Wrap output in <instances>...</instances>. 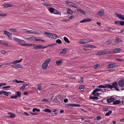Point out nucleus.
I'll list each match as a JSON object with an SVG mask.
<instances>
[{
	"label": "nucleus",
	"mask_w": 124,
	"mask_h": 124,
	"mask_svg": "<svg viewBox=\"0 0 124 124\" xmlns=\"http://www.w3.org/2000/svg\"><path fill=\"white\" fill-rule=\"evenodd\" d=\"M104 52V54H111V51H103Z\"/></svg>",
	"instance_id": "50"
},
{
	"label": "nucleus",
	"mask_w": 124,
	"mask_h": 124,
	"mask_svg": "<svg viewBox=\"0 0 124 124\" xmlns=\"http://www.w3.org/2000/svg\"><path fill=\"white\" fill-rule=\"evenodd\" d=\"M10 30L11 31V32H16L17 31V30L16 29H14V28H11V29H10Z\"/></svg>",
	"instance_id": "42"
},
{
	"label": "nucleus",
	"mask_w": 124,
	"mask_h": 124,
	"mask_svg": "<svg viewBox=\"0 0 124 124\" xmlns=\"http://www.w3.org/2000/svg\"><path fill=\"white\" fill-rule=\"evenodd\" d=\"M115 100V99L113 98L110 97L109 98L107 99V101L108 103H110L111 102H112Z\"/></svg>",
	"instance_id": "13"
},
{
	"label": "nucleus",
	"mask_w": 124,
	"mask_h": 124,
	"mask_svg": "<svg viewBox=\"0 0 124 124\" xmlns=\"http://www.w3.org/2000/svg\"><path fill=\"white\" fill-rule=\"evenodd\" d=\"M117 66V64L116 63L110 64L107 65L108 67L109 68L116 67Z\"/></svg>",
	"instance_id": "11"
},
{
	"label": "nucleus",
	"mask_w": 124,
	"mask_h": 124,
	"mask_svg": "<svg viewBox=\"0 0 124 124\" xmlns=\"http://www.w3.org/2000/svg\"><path fill=\"white\" fill-rule=\"evenodd\" d=\"M51 59L49 58L46 60L45 62H46L48 64L49 62L51 61Z\"/></svg>",
	"instance_id": "48"
},
{
	"label": "nucleus",
	"mask_w": 124,
	"mask_h": 124,
	"mask_svg": "<svg viewBox=\"0 0 124 124\" xmlns=\"http://www.w3.org/2000/svg\"><path fill=\"white\" fill-rule=\"evenodd\" d=\"M8 33H9V32L8 31H4V34L7 35Z\"/></svg>",
	"instance_id": "64"
},
{
	"label": "nucleus",
	"mask_w": 124,
	"mask_h": 124,
	"mask_svg": "<svg viewBox=\"0 0 124 124\" xmlns=\"http://www.w3.org/2000/svg\"><path fill=\"white\" fill-rule=\"evenodd\" d=\"M100 65L99 64H96L94 66V68L95 69H96L99 67Z\"/></svg>",
	"instance_id": "54"
},
{
	"label": "nucleus",
	"mask_w": 124,
	"mask_h": 124,
	"mask_svg": "<svg viewBox=\"0 0 124 124\" xmlns=\"http://www.w3.org/2000/svg\"><path fill=\"white\" fill-rule=\"evenodd\" d=\"M44 111L47 113H50L51 112V110L48 109H46L44 110Z\"/></svg>",
	"instance_id": "41"
},
{
	"label": "nucleus",
	"mask_w": 124,
	"mask_h": 124,
	"mask_svg": "<svg viewBox=\"0 0 124 124\" xmlns=\"http://www.w3.org/2000/svg\"><path fill=\"white\" fill-rule=\"evenodd\" d=\"M8 44V42H5L4 41H3V43H2V44L4 45L5 46L7 45Z\"/></svg>",
	"instance_id": "61"
},
{
	"label": "nucleus",
	"mask_w": 124,
	"mask_h": 124,
	"mask_svg": "<svg viewBox=\"0 0 124 124\" xmlns=\"http://www.w3.org/2000/svg\"><path fill=\"white\" fill-rule=\"evenodd\" d=\"M3 6L5 8H7L8 7H12V5L9 4H3Z\"/></svg>",
	"instance_id": "25"
},
{
	"label": "nucleus",
	"mask_w": 124,
	"mask_h": 124,
	"mask_svg": "<svg viewBox=\"0 0 124 124\" xmlns=\"http://www.w3.org/2000/svg\"><path fill=\"white\" fill-rule=\"evenodd\" d=\"M112 111L111 110L109 111L108 112L106 113L105 115L106 116H109L112 113Z\"/></svg>",
	"instance_id": "38"
},
{
	"label": "nucleus",
	"mask_w": 124,
	"mask_h": 124,
	"mask_svg": "<svg viewBox=\"0 0 124 124\" xmlns=\"http://www.w3.org/2000/svg\"><path fill=\"white\" fill-rule=\"evenodd\" d=\"M8 114L10 115V116H8L10 118H13L16 116L15 114L11 112H8Z\"/></svg>",
	"instance_id": "9"
},
{
	"label": "nucleus",
	"mask_w": 124,
	"mask_h": 124,
	"mask_svg": "<svg viewBox=\"0 0 124 124\" xmlns=\"http://www.w3.org/2000/svg\"><path fill=\"white\" fill-rule=\"evenodd\" d=\"M22 58H21V59L19 60H17L13 62L12 63L14 64H15L17 63H19L22 60Z\"/></svg>",
	"instance_id": "20"
},
{
	"label": "nucleus",
	"mask_w": 124,
	"mask_h": 124,
	"mask_svg": "<svg viewBox=\"0 0 124 124\" xmlns=\"http://www.w3.org/2000/svg\"><path fill=\"white\" fill-rule=\"evenodd\" d=\"M120 24L121 25H124V21H120Z\"/></svg>",
	"instance_id": "55"
},
{
	"label": "nucleus",
	"mask_w": 124,
	"mask_h": 124,
	"mask_svg": "<svg viewBox=\"0 0 124 124\" xmlns=\"http://www.w3.org/2000/svg\"><path fill=\"white\" fill-rule=\"evenodd\" d=\"M118 85L117 83V82H116L113 83L112 84V86L113 87V88L114 87L116 90L117 91H120V90L119 88H118L116 87Z\"/></svg>",
	"instance_id": "6"
},
{
	"label": "nucleus",
	"mask_w": 124,
	"mask_h": 124,
	"mask_svg": "<svg viewBox=\"0 0 124 124\" xmlns=\"http://www.w3.org/2000/svg\"><path fill=\"white\" fill-rule=\"evenodd\" d=\"M89 42H93L92 40L87 39H83L79 40L78 42L80 44H84Z\"/></svg>",
	"instance_id": "1"
},
{
	"label": "nucleus",
	"mask_w": 124,
	"mask_h": 124,
	"mask_svg": "<svg viewBox=\"0 0 124 124\" xmlns=\"http://www.w3.org/2000/svg\"><path fill=\"white\" fill-rule=\"evenodd\" d=\"M56 43L59 44H61L62 43V41L60 39H58L56 40Z\"/></svg>",
	"instance_id": "43"
},
{
	"label": "nucleus",
	"mask_w": 124,
	"mask_h": 124,
	"mask_svg": "<svg viewBox=\"0 0 124 124\" xmlns=\"http://www.w3.org/2000/svg\"><path fill=\"white\" fill-rule=\"evenodd\" d=\"M26 41H25L20 39L18 44L24 46V45L25 44L24 43Z\"/></svg>",
	"instance_id": "15"
},
{
	"label": "nucleus",
	"mask_w": 124,
	"mask_h": 124,
	"mask_svg": "<svg viewBox=\"0 0 124 124\" xmlns=\"http://www.w3.org/2000/svg\"><path fill=\"white\" fill-rule=\"evenodd\" d=\"M28 31V33H29V34H34V31L33 30H30V31Z\"/></svg>",
	"instance_id": "47"
},
{
	"label": "nucleus",
	"mask_w": 124,
	"mask_h": 124,
	"mask_svg": "<svg viewBox=\"0 0 124 124\" xmlns=\"http://www.w3.org/2000/svg\"><path fill=\"white\" fill-rule=\"evenodd\" d=\"M61 61H56L55 62V63L56 64L58 65H61L62 62V61H61Z\"/></svg>",
	"instance_id": "27"
},
{
	"label": "nucleus",
	"mask_w": 124,
	"mask_h": 124,
	"mask_svg": "<svg viewBox=\"0 0 124 124\" xmlns=\"http://www.w3.org/2000/svg\"><path fill=\"white\" fill-rule=\"evenodd\" d=\"M64 40L65 42H66L67 43H70V41L68 39L65 37H64Z\"/></svg>",
	"instance_id": "32"
},
{
	"label": "nucleus",
	"mask_w": 124,
	"mask_h": 124,
	"mask_svg": "<svg viewBox=\"0 0 124 124\" xmlns=\"http://www.w3.org/2000/svg\"><path fill=\"white\" fill-rule=\"evenodd\" d=\"M65 106L66 107H68L69 106L78 107L80 106V104H66Z\"/></svg>",
	"instance_id": "7"
},
{
	"label": "nucleus",
	"mask_w": 124,
	"mask_h": 124,
	"mask_svg": "<svg viewBox=\"0 0 124 124\" xmlns=\"http://www.w3.org/2000/svg\"><path fill=\"white\" fill-rule=\"evenodd\" d=\"M7 16V14H3V13H1L0 14V16H1L5 17Z\"/></svg>",
	"instance_id": "56"
},
{
	"label": "nucleus",
	"mask_w": 124,
	"mask_h": 124,
	"mask_svg": "<svg viewBox=\"0 0 124 124\" xmlns=\"http://www.w3.org/2000/svg\"><path fill=\"white\" fill-rule=\"evenodd\" d=\"M118 85L122 87L124 86V80H122L118 81Z\"/></svg>",
	"instance_id": "8"
},
{
	"label": "nucleus",
	"mask_w": 124,
	"mask_h": 124,
	"mask_svg": "<svg viewBox=\"0 0 124 124\" xmlns=\"http://www.w3.org/2000/svg\"><path fill=\"white\" fill-rule=\"evenodd\" d=\"M45 34L47 36H48V37L49 38H50V36L51 34V33L48 32H45Z\"/></svg>",
	"instance_id": "31"
},
{
	"label": "nucleus",
	"mask_w": 124,
	"mask_h": 124,
	"mask_svg": "<svg viewBox=\"0 0 124 124\" xmlns=\"http://www.w3.org/2000/svg\"><path fill=\"white\" fill-rule=\"evenodd\" d=\"M113 103V104L116 105L118 104L120 102V101L119 100H116Z\"/></svg>",
	"instance_id": "23"
},
{
	"label": "nucleus",
	"mask_w": 124,
	"mask_h": 124,
	"mask_svg": "<svg viewBox=\"0 0 124 124\" xmlns=\"http://www.w3.org/2000/svg\"><path fill=\"white\" fill-rule=\"evenodd\" d=\"M72 4H69V5L71 6L72 7L76 8L78 7V6L77 5L74 4L73 3Z\"/></svg>",
	"instance_id": "39"
},
{
	"label": "nucleus",
	"mask_w": 124,
	"mask_h": 124,
	"mask_svg": "<svg viewBox=\"0 0 124 124\" xmlns=\"http://www.w3.org/2000/svg\"><path fill=\"white\" fill-rule=\"evenodd\" d=\"M115 43L116 44H118L119 43V41H121V39L118 37H116L115 38Z\"/></svg>",
	"instance_id": "16"
},
{
	"label": "nucleus",
	"mask_w": 124,
	"mask_h": 124,
	"mask_svg": "<svg viewBox=\"0 0 124 124\" xmlns=\"http://www.w3.org/2000/svg\"><path fill=\"white\" fill-rule=\"evenodd\" d=\"M12 66L13 68H23V66H22L21 65L18 64L12 65Z\"/></svg>",
	"instance_id": "10"
},
{
	"label": "nucleus",
	"mask_w": 124,
	"mask_h": 124,
	"mask_svg": "<svg viewBox=\"0 0 124 124\" xmlns=\"http://www.w3.org/2000/svg\"><path fill=\"white\" fill-rule=\"evenodd\" d=\"M121 49L119 48H116L112 49L111 51V54H115L120 52Z\"/></svg>",
	"instance_id": "3"
},
{
	"label": "nucleus",
	"mask_w": 124,
	"mask_h": 124,
	"mask_svg": "<svg viewBox=\"0 0 124 124\" xmlns=\"http://www.w3.org/2000/svg\"><path fill=\"white\" fill-rule=\"evenodd\" d=\"M40 111V109L37 108H34L32 109V111L33 112H35L36 111L38 112H39Z\"/></svg>",
	"instance_id": "33"
},
{
	"label": "nucleus",
	"mask_w": 124,
	"mask_h": 124,
	"mask_svg": "<svg viewBox=\"0 0 124 124\" xmlns=\"http://www.w3.org/2000/svg\"><path fill=\"white\" fill-rule=\"evenodd\" d=\"M4 94V95L6 96H8L9 95V94L8 93V92H6V91H5Z\"/></svg>",
	"instance_id": "62"
},
{
	"label": "nucleus",
	"mask_w": 124,
	"mask_h": 124,
	"mask_svg": "<svg viewBox=\"0 0 124 124\" xmlns=\"http://www.w3.org/2000/svg\"><path fill=\"white\" fill-rule=\"evenodd\" d=\"M50 36L51 38L52 39H54L57 38V35L55 34L51 33Z\"/></svg>",
	"instance_id": "14"
},
{
	"label": "nucleus",
	"mask_w": 124,
	"mask_h": 124,
	"mask_svg": "<svg viewBox=\"0 0 124 124\" xmlns=\"http://www.w3.org/2000/svg\"><path fill=\"white\" fill-rule=\"evenodd\" d=\"M114 23L116 24L119 25V24H120V21H115L114 22Z\"/></svg>",
	"instance_id": "63"
},
{
	"label": "nucleus",
	"mask_w": 124,
	"mask_h": 124,
	"mask_svg": "<svg viewBox=\"0 0 124 124\" xmlns=\"http://www.w3.org/2000/svg\"><path fill=\"white\" fill-rule=\"evenodd\" d=\"M57 44H49L45 46V48L49 46L50 47H53V46H54L56 45Z\"/></svg>",
	"instance_id": "29"
},
{
	"label": "nucleus",
	"mask_w": 124,
	"mask_h": 124,
	"mask_svg": "<svg viewBox=\"0 0 124 124\" xmlns=\"http://www.w3.org/2000/svg\"><path fill=\"white\" fill-rule=\"evenodd\" d=\"M89 98L90 99H93L94 100H97L99 98L98 97L95 96H91L89 97Z\"/></svg>",
	"instance_id": "28"
},
{
	"label": "nucleus",
	"mask_w": 124,
	"mask_h": 124,
	"mask_svg": "<svg viewBox=\"0 0 124 124\" xmlns=\"http://www.w3.org/2000/svg\"><path fill=\"white\" fill-rule=\"evenodd\" d=\"M67 14H72L73 12L70 9L68 8L66 11Z\"/></svg>",
	"instance_id": "17"
},
{
	"label": "nucleus",
	"mask_w": 124,
	"mask_h": 124,
	"mask_svg": "<svg viewBox=\"0 0 124 124\" xmlns=\"http://www.w3.org/2000/svg\"><path fill=\"white\" fill-rule=\"evenodd\" d=\"M121 15L120 14H117L116 13V17L119 19L121 16Z\"/></svg>",
	"instance_id": "44"
},
{
	"label": "nucleus",
	"mask_w": 124,
	"mask_h": 124,
	"mask_svg": "<svg viewBox=\"0 0 124 124\" xmlns=\"http://www.w3.org/2000/svg\"><path fill=\"white\" fill-rule=\"evenodd\" d=\"M13 39L14 41H15L17 42V43L18 44L20 39L14 37L13 38Z\"/></svg>",
	"instance_id": "35"
},
{
	"label": "nucleus",
	"mask_w": 124,
	"mask_h": 124,
	"mask_svg": "<svg viewBox=\"0 0 124 124\" xmlns=\"http://www.w3.org/2000/svg\"><path fill=\"white\" fill-rule=\"evenodd\" d=\"M107 29L108 30H109V31L111 32H112V31L113 30H115V29H112L111 27H108L107 28Z\"/></svg>",
	"instance_id": "52"
},
{
	"label": "nucleus",
	"mask_w": 124,
	"mask_h": 124,
	"mask_svg": "<svg viewBox=\"0 0 124 124\" xmlns=\"http://www.w3.org/2000/svg\"><path fill=\"white\" fill-rule=\"evenodd\" d=\"M42 85H38V87L37 88L38 89L39 91H41V90Z\"/></svg>",
	"instance_id": "45"
},
{
	"label": "nucleus",
	"mask_w": 124,
	"mask_h": 124,
	"mask_svg": "<svg viewBox=\"0 0 124 124\" xmlns=\"http://www.w3.org/2000/svg\"><path fill=\"white\" fill-rule=\"evenodd\" d=\"M12 35V34L11 33H10L9 32V33H8V34L7 35L9 37V38H10V37H11Z\"/></svg>",
	"instance_id": "60"
},
{
	"label": "nucleus",
	"mask_w": 124,
	"mask_h": 124,
	"mask_svg": "<svg viewBox=\"0 0 124 124\" xmlns=\"http://www.w3.org/2000/svg\"><path fill=\"white\" fill-rule=\"evenodd\" d=\"M0 52L2 54H5L6 53H7V51L4 50H2Z\"/></svg>",
	"instance_id": "51"
},
{
	"label": "nucleus",
	"mask_w": 124,
	"mask_h": 124,
	"mask_svg": "<svg viewBox=\"0 0 124 124\" xmlns=\"http://www.w3.org/2000/svg\"><path fill=\"white\" fill-rule=\"evenodd\" d=\"M101 52H99L97 54H96V55H102V53Z\"/></svg>",
	"instance_id": "58"
},
{
	"label": "nucleus",
	"mask_w": 124,
	"mask_h": 124,
	"mask_svg": "<svg viewBox=\"0 0 124 124\" xmlns=\"http://www.w3.org/2000/svg\"><path fill=\"white\" fill-rule=\"evenodd\" d=\"M43 4L45 6H51L52 5V4L47 3L46 2H44L43 3Z\"/></svg>",
	"instance_id": "37"
},
{
	"label": "nucleus",
	"mask_w": 124,
	"mask_h": 124,
	"mask_svg": "<svg viewBox=\"0 0 124 124\" xmlns=\"http://www.w3.org/2000/svg\"><path fill=\"white\" fill-rule=\"evenodd\" d=\"M78 11L81 13H83V14L85 15L86 13V12L83 9H77Z\"/></svg>",
	"instance_id": "22"
},
{
	"label": "nucleus",
	"mask_w": 124,
	"mask_h": 124,
	"mask_svg": "<svg viewBox=\"0 0 124 124\" xmlns=\"http://www.w3.org/2000/svg\"><path fill=\"white\" fill-rule=\"evenodd\" d=\"M105 86H106V88L107 87L110 89H112L113 88V87L112 86V85H110L109 84H105Z\"/></svg>",
	"instance_id": "24"
},
{
	"label": "nucleus",
	"mask_w": 124,
	"mask_h": 124,
	"mask_svg": "<svg viewBox=\"0 0 124 124\" xmlns=\"http://www.w3.org/2000/svg\"><path fill=\"white\" fill-rule=\"evenodd\" d=\"M46 62H44L42 64V67L43 69H45L47 67L48 64Z\"/></svg>",
	"instance_id": "12"
},
{
	"label": "nucleus",
	"mask_w": 124,
	"mask_h": 124,
	"mask_svg": "<svg viewBox=\"0 0 124 124\" xmlns=\"http://www.w3.org/2000/svg\"><path fill=\"white\" fill-rule=\"evenodd\" d=\"M15 82L16 83H20L21 82H23V83H25V82L23 81H18L17 79H15Z\"/></svg>",
	"instance_id": "46"
},
{
	"label": "nucleus",
	"mask_w": 124,
	"mask_h": 124,
	"mask_svg": "<svg viewBox=\"0 0 124 124\" xmlns=\"http://www.w3.org/2000/svg\"><path fill=\"white\" fill-rule=\"evenodd\" d=\"M100 91L102 92L101 89L97 88H96L95 89V90H93V93H95L97 91Z\"/></svg>",
	"instance_id": "36"
},
{
	"label": "nucleus",
	"mask_w": 124,
	"mask_h": 124,
	"mask_svg": "<svg viewBox=\"0 0 124 124\" xmlns=\"http://www.w3.org/2000/svg\"><path fill=\"white\" fill-rule=\"evenodd\" d=\"M27 39L29 40L35 41L36 38L34 37H31L27 38Z\"/></svg>",
	"instance_id": "21"
},
{
	"label": "nucleus",
	"mask_w": 124,
	"mask_h": 124,
	"mask_svg": "<svg viewBox=\"0 0 124 124\" xmlns=\"http://www.w3.org/2000/svg\"><path fill=\"white\" fill-rule=\"evenodd\" d=\"M112 42V41L111 40H107L105 43V44L107 45H109L111 44Z\"/></svg>",
	"instance_id": "30"
},
{
	"label": "nucleus",
	"mask_w": 124,
	"mask_h": 124,
	"mask_svg": "<svg viewBox=\"0 0 124 124\" xmlns=\"http://www.w3.org/2000/svg\"><path fill=\"white\" fill-rule=\"evenodd\" d=\"M120 19L121 20H124V16L121 15V16Z\"/></svg>",
	"instance_id": "59"
},
{
	"label": "nucleus",
	"mask_w": 124,
	"mask_h": 124,
	"mask_svg": "<svg viewBox=\"0 0 124 124\" xmlns=\"http://www.w3.org/2000/svg\"><path fill=\"white\" fill-rule=\"evenodd\" d=\"M16 93L17 94H16V95L17 98L18 97H21V96L22 94L21 91H17Z\"/></svg>",
	"instance_id": "18"
},
{
	"label": "nucleus",
	"mask_w": 124,
	"mask_h": 124,
	"mask_svg": "<svg viewBox=\"0 0 124 124\" xmlns=\"http://www.w3.org/2000/svg\"><path fill=\"white\" fill-rule=\"evenodd\" d=\"M36 46H34L33 47V48L35 49H37L39 48H41L42 49H44L45 48V46H43L42 45H36Z\"/></svg>",
	"instance_id": "4"
},
{
	"label": "nucleus",
	"mask_w": 124,
	"mask_h": 124,
	"mask_svg": "<svg viewBox=\"0 0 124 124\" xmlns=\"http://www.w3.org/2000/svg\"><path fill=\"white\" fill-rule=\"evenodd\" d=\"M48 10L51 13H53L54 11V10L55 9L52 8H49Z\"/></svg>",
	"instance_id": "19"
},
{
	"label": "nucleus",
	"mask_w": 124,
	"mask_h": 124,
	"mask_svg": "<svg viewBox=\"0 0 124 124\" xmlns=\"http://www.w3.org/2000/svg\"><path fill=\"white\" fill-rule=\"evenodd\" d=\"M88 46L90 48H94L96 47V46H94L89 45Z\"/></svg>",
	"instance_id": "57"
},
{
	"label": "nucleus",
	"mask_w": 124,
	"mask_h": 124,
	"mask_svg": "<svg viewBox=\"0 0 124 124\" xmlns=\"http://www.w3.org/2000/svg\"><path fill=\"white\" fill-rule=\"evenodd\" d=\"M24 46H32L34 45H36L35 44H31L30 43H28L25 44L24 45Z\"/></svg>",
	"instance_id": "26"
},
{
	"label": "nucleus",
	"mask_w": 124,
	"mask_h": 124,
	"mask_svg": "<svg viewBox=\"0 0 124 124\" xmlns=\"http://www.w3.org/2000/svg\"><path fill=\"white\" fill-rule=\"evenodd\" d=\"M98 87L100 88H106L105 84L104 85H99L98 86Z\"/></svg>",
	"instance_id": "49"
},
{
	"label": "nucleus",
	"mask_w": 124,
	"mask_h": 124,
	"mask_svg": "<svg viewBox=\"0 0 124 124\" xmlns=\"http://www.w3.org/2000/svg\"><path fill=\"white\" fill-rule=\"evenodd\" d=\"M85 88V87L83 85H80L79 86V89L81 91H83Z\"/></svg>",
	"instance_id": "34"
},
{
	"label": "nucleus",
	"mask_w": 124,
	"mask_h": 124,
	"mask_svg": "<svg viewBox=\"0 0 124 124\" xmlns=\"http://www.w3.org/2000/svg\"><path fill=\"white\" fill-rule=\"evenodd\" d=\"M92 19H84V20L81 21L79 22H78L75 24V26H77L78 25H79L80 23H83L84 22H89L91 21Z\"/></svg>",
	"instance_id": "2"
},
{
	"label": "nucleus",
	"mask_w": 124,
	"mask_h": 124,
	"mask_svg": "<svg viewBox=\"0 0 124 124\" xmlns=\"http://www.w3.org/2000/svg\"><path fill=\"white\" fill-rule=\"evenodd\" d=\"M104 13V11L103 9H101L96 14L98 16H102Z\"/></svg>",
	"instance_id": "5"
},
{
	"label": "nucleus",
	"mask_w": 124,
	"mask_h": 124,
	"mask_svg": "<svg viewBox=\"0 0 124 124\" xmlns=\"http://www.w3.org/2000/svg\"><path fill=\"white\" fill-rule=\"evenodd\" d=\"M74 17V16H71L68 17V19L70 21V20H71Z\"/></svg>",
	"instance_id": "53"
},
{
	"label": "nucleus",
	"mask_w": 124,
	"mask_h": 124,
	"mask_svg": "<svg viewBox=\"0 0 124 124\" xmlns=\"http://www.w3.org/2000/svg\"><path fill=\"white\" fill-rule=\"evenodd\" d=\"M92 94L94 96H98L100 94V93H99L98 92L96 93V92L95 93H93V91L92 93Z\"/></svg>",
	"instance_id": "40"
}]
</instances>
